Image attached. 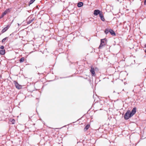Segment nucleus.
<instances>
[{"label": "nucleus", "mask_w": 146, "mask_h": 146, "mask_svg": "<svg viewBox=\"0 0 146 146\" xmlns=\"http://www.w3.org/2000/svg\"><path fill=\"white\" fill-rule=\"evenodd\" d=\"M35 0H31L29 2L30 4H31L33 3L35 1Z\"/></svg>", "instance_id": "obj_19"}, {"label": "nucleus", "mask_w": 146, "mask_h": 146, "mask_svg": "<svg viewBox=\"0 0 146 146\" xmlns=\"http://www.w3.org/2000/svg\"><path fill=\"white\" fill-rule=\"evenodd\" d=\"M100 17V18L103 21H104L105 20L103 14L101 13L99 15Z\"/></svg>", "instance_id": "obj_8"}, {"label": "nucleus", "mask_w": 146, "mask_h": 146, "mask_svg": "<svg viewBox=\"0 0 146 146\" xmlns=\"http://www.w3.org/2000/svg\"><path fill=\"white\" fill-rule=\"evenodd\" d=\"M144 4L145 5H146V0H145L144 1Z\"/></svg>", "instance_id": "obj_23"}, {"label": "nucleus", "mask_w": 146, "mask_h": 146, "mask_svg": "<svg viewBox=\"0 0 146 146\" xmlns=\"http://www.w3.org/2000/svg\"><path fill=\"white\" fill-rule=\"evenodd\" d=\"M98 69L97 68H94L92 67V76H96L95 73L98 72Z\"/></svg>", "instance_id": "obj_3"}, {"label": "nucleus", "mask_w": 146, "mask_h": 146, "mask_svg": "<svg viewBox=\"0 0 146 146\" xmlns=\"http://www.w3.org/2000/svg\"><path fill=\"white\" fill-rule=\"evenodd\" d=\"M18 25H19V24H18Z\"/></svg>", "instance_id": "obj_28"}, {"label": "nucleus", "mask_w": 146, "mask_h": 146, "mask_svg": "<svg viewBox=\"0 0 146 146\" xmlns=\"http://www.w3.org/2000/svg\"><path fill=\"white\" fill-rule=\"evenodd\" d=\"M107 40L106 38L101 40V43L99 47V49L101 48L104 45H105L107 43Z\"/></svg>", "instance_id": "obj_1"}, {"label": "nucleus", "mask_w": 146, "mask_h": 146, "mask_svg": "<svg viewBox=\"0 0 146 146\" xmlns=\"http://www.w3.org/2000/svg\"><path fill=\"white\" fill-rule=\"evenodd\" d=\"M145 47L146 48V44L145 45Z\"/></svg>", "instance_id": "obj_26"}, {"label": "nucleus", "mask_w": 146, "mask_h": 146, "mask_svg": "<svg viewBox=\"0 0 146 146\" xmlns=\"http://www.w3.org/2000/svg\"><path fill=\"white\" fill-rule=\"evenodd\" d=\"M5 53V50H0V54L1 55H4Z\"/></svg>", "instance_id": "obj_12"}, {"label": "nucleus", "mask_w": 146, "mask_h": 146, "mask_svg": "<svg viewBox=\"0 0 146 146\" xmlns=\"http://www.w3.org/2000/svg\"><path fill=\"white\" fill-rule=\"evenodd\" d=\"M35 19L34 18H33L31 19H30L29 21L27 22V24H29L31 23Z\"/></svg>", "instance_id": "obj_13"}, {"label": "nucleus", "mask_w": 146, "mask_h": 146, "mask_svg": "<svg viewBox=\"0 0 146 146\" xmlns=\"http://www.w3.org/2000/svg\"><path fill=\"white\" fill-rule=\"evenodd\" d=\"M4 16V15H3V14H2V15H1V18H2Z\"/></svg>", "instance_id": "obj_24"}, {"label": "nucleus", "mask_w": 146, "mask_h": 146, "mask_svg": "<svg viewBox=\"0 0 146 146\" xmlns=\"http://www.w3.org/2000/svg\"><path fill=\"white\" fill-rule=\"evenodd\" d=\"M89 126H90L89 125H88V124L84 128V131H86L88 129V128L89 127Z\"/></svg>", "instance_id": "obj_14"}, {"label": "nucleus", "mask_w": 146, "mask_h": 146, "mask_svg": "<svg viewBox=\"0 0 146 146\" xmlns=\"http://www.w3.org/2000/svg\"><path fill=\"white\" fill-rule=\"evenodd\" d=\"M7 13L5 11L3 13V15H5L7 14Z\"/></svg>", "instance_id": "obj_22"}, {"label": "nucleus", "mask_w": 146, "mask_h": 146, "mask_svg": "<svg viewBox=\"0 0 146 146\" xmlns=\"http://www.w3.org/2000/svg\"><path fill=\"white\" fill-rule=\"evenodd\" d=\"M144 51L145 53H146V48L144 50Z\"/></svg>", "instance_id": "obj_25"}, {"label": "nucleus", "mask_w": 146, "mask_h": 146, "mask_svg": "<svg viewBox=\"0 0 146 146\" xmlns=\"http://www.w3.org/2000/svg\"><path fill=\"white\" fill-rule=\"evenodd\" d=\"M25 58H22L20 59L19 61L20 62H22L24 61Z\"/></svg>", "instance_id": "obj_17"}, {"label": "nucleus", "mask_w": 146, "mask_h": 146, "mask_svg": "<svg viewBox=\"0 0 146 146\" xmlns=\"http://www.w3.org/2000/svg\"><path fill=\"white\" fill-rule=\"evenodd\" d=\"M14 83L15 84V86L17 89H21L22 88V86L19 84L16 81L14 82Z\"/></svg>", "instance_id": "obj_5"}, {"label": "nucleus", "mask_w": 146, "mask_h": 146, "mask_svg": "<svg viewBox=\"0 0 146 146\" xmlns=\"http://www.w3.org/2000/svg\"><path fill=\"white\" fill-rule=\"evenodd\" d=\"M130 111L128 110L127 111L124 115V118L125 120H127L132 116H130Z\"/></svg>", "instance_id": "obj_2"}, {"label": "nucleus", "mask_w": 146, "mask_h": 146, "mask_svg": "<svg viewBox=\"0 0 146 146\" xmlns=\"http://www.w3.org/2000/svg\"><path fill=\"white\" fill-rule=\"evenodd\" d=\"M113 92H115L114 91Z\"/></svg>", "instance_id": "obj_29"}, {"label": "nucleus", "mask_w": 146, "mask_h": 146, "mask_svg": "<svg viewBox=\"0 0 146 146\" xmlns=\"http://www.w3.org/2000/svg\"><path fill=\"white\" fill-rule=\"evenodd\" d=\"M7 38V37H6V38H4V39H3L2 40V42H5Z\"/></svg>", "instance_id": "obj_18"}, {"label": "nucleus", "mask_w": 146, "mask_h": 146, "mask_svg": "<svg viewBox=\"0 0 146 146\" xmlns=\"http://www.w3.org/2000/svg\"><path fill=\"white\" fill-rule=\"evenodd\" d=\"M4 46H1L0 47V48L2 49V50H3V49H4Z\"/></svg>", "instance_id": "obj_21"}, {"label": "nucleus", "mask_w": 146, "mask_h": 146, "mask_svg": "<svg viewBox=\"0 0 146 146\" xmlns=\"http://www.w3.org/2000/svg\"><path fill=\"white\" fill-rule=\"evenodd\" d=\"M109 32V30L108 29H106L104 31V32L106 34H107Z\"/></svg>", "instance_id": "obj_15"}, {"label": "nucleus", "mask_w": 146, "mask_h": 146, "mask_svg": "<svg viewBox=\"0 0 146 146\" xmlns=\"http://www.w3.org/2000/svg\"><path fill=\"white\" fill-rule=\"evenodd\" d=\"M9 27L8 25L6 27L4 28L2 30V32L3 33L5 32L9 28Z\"/></svg>", "instance_id": "obj_10"}, {"label": "nucleus", "mask_w": 146, "mask_h": 146, "mask_svg": "<svg viewBox=\"0 0 146 146\" xmlns=\"http://www.w3.org/2000/svg\"><path fill=\"white\" fill-rule=\"evenodd\" d=\"M93 99L94 100V104H93L92 105V107H94V105L98 101V100H97L96 99V98H97V99H98V97L97 96V95H93Z\"/></svg>", "instance_id": "obj_6"}, {"label": "nucleus", "mask_w": 146, "mask_h": 146, "mask_svg": "<svg viewBox=\"0 0 146 146\" xmlns=\"http://www.w3.org/2000/svg\"><path fill=\"white\" fill-rule=\"evenodd\" d=\"M101 13V12L99 10L96 9L94 11L93 14L94 15L97 16L98 14L99 15Z\"/></svg>", "instance_id": "obj_7"}, {"label": "nucleus", "mask_w": 146, "mask_h": 146, "mask_svg": "<svg viewBox=\"0 0 146 146\" xmlns=\"http://www.w3.org/2000/svg\"><path fill=\"white\" fill-rule=\"evenodd\" d=\"M5 12L7 13L8 12H9L10 11V10L9 9H7L5 11Z\"/></svg>", "instance_id": "obj_20"}, {"label": "nucleus", "mask_w": 146, "mask_h": 146, "mask_svg": "<svg viewBox=\"0 0 146 146\" xmlns=\"http://www.w3.org/2000/svg\"><path fill=\"white\" fill-rule=\"evenodd\" d=\"M109 32L113 36L115 35V34L114 31L111 29H109Z\"/></svg>", "instance_id": "obj_9"}, {"label": "nucleus", "mask_w": 146, "mask_h": 146, "mask_svg": "<svg viewBox=\"0 0 146 146\" xmlns=\"http://www.w3.org/2000/svg\"><path fill=\"white\" fill-rule=\"evenodd\" d=\"M136 107H134L133 109L131 111H130V113H131L130 116H132L134 114H135L136 112Z\"/></svg>", "instance_id": "obj_4"}, {"label": "nucleus", "mask_w": 146, "mask_h": 146, "mask_svg": "<svg viewBox=\"0 0 146 146\" xmlns=\"http://www.w3.org/2000/svg\"><path fill=\"white\" fill-rule=\"evenodd\" d=\"M90 71L91 72V69H90Z\"/></svg>", "instance_id": "obj_27"}, {"label": "nucleus", "mask_w": 146, "mask_h": 146, "mask_svg": "<svg viewBox=\"0 0 146 146\" xmlns=\"http://www.w3.org/2000/svg\"><path fill=\"white\" fill-rule=\"evenodd\" d=\"M10 121L11 123L12 124H14L15 123V120L14 119H10Z\"/></svg>", "instance_id": "obj_16"}, {"label": "nucleus", "mask_w": 146, "mask_h": 146, "mask_svg": "<svg viewBox=\"0 0 146 146\" xmlns=\"http://www.w3.org/2000/svg\"><path fill=\"white\" fill-rule=\"evenodd\" d=\"M83 5V3L82 2H80L78 3L77 6L78 7H82Z\"/></svg>", "instance_id": "obj_11"}]
</instances>
